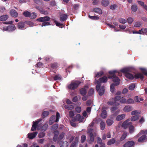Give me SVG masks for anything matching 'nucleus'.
I'll return each instance as SVG.
<instances>
[{
    "label": "nucleus",
    "mask_w": 147,
    "mask_h": 147,
    "mask_svg": "<svg viewBox=\"0 0 147 147\" xmlns=\"http://www.w3.org/2000/svg\"><path fill=\"white\" fill-rule=\"evenodd\" d=\"M132 110L131 107L129 106H126L123 109V111L125 112H128Z\"/></svg>",
    "instance_id": "nucleus-18"
},
{
    "label": "nucleus",
    "mask_w": 147,
    "mask_h": 147,
    "mask_svg": "<svg viewBox=\"0 0 147 147\" xmlns=\"http://www.w3.org/2000/svg\"><path fill=\"white\" fill-rule=\"evenodd\" d=\"M60 117V115L59 113L58 112H57L56 113V119L55 120L56 122H57L59 121Z\"/></svg>",
    "instance_id": "nucleus-45"
},
{
    "label": "nucleus",
    "mask_w": 147,
    "mask_h": 147,
    "mask_svg": "<svg viewBox=\"0 0 147 147\" xmlns=\"http://www.w3.org/2000/svg\"><path fill=\"white\" fill-rule=\"evenodd\" d=\"M106 124L105 122L102 120H101L100 124V128L102 130H103L105 129V127Z\"/></svg>",
    "instance_id": "nucleus-21"
},
{
    "label": "nucleus",
    "mask_w": 147,
    "mask_h": 147,
    "mask_svg": "<svg viewBox=\"0 0 147 147\" xmlns=\"http://www.w3.org/2000/svg\"><path fill=\"white\" fill-rule=\"evenodd\" d=\"M18 28L20 29H22L24 28V24L23 22H20L18 24Z\"/></svg>",
    "instance_id": "nucleus-32"
},
{
    "label": "nucleus",
    "mask_w": 147,
    "mask_h": 147,
    "mask_svg": "<svg viewBox=\"0 0 147 147\" xmlns=\"http://www.w3.org/2000/svg\"><path fill=\"white\" fill-rule=\"evenodd\" d=\"M121 71L123 73H124L125 76L127 78L131 80H133L134 78L136 79L140 78L142 80L144 78L143 75L141 73H138L136 74L134 76L132 74L129 73L131 72V69L129 68H123L121 70Z\"/></svg>",
    "instance_id": "nucleus-1"
},
{
    "label": "nucleus",
    "mask_w": 147,
    "mask_h": 147,
    "mask_svg": "<svg viewBox=\"0 0 147 147\" xmlns=\"http://www.w3.org/2000/svg\"><path fill=\"white\" fill-rule=\"evenodd\" d=\"M10 14L12 16L14 17H16L18 16L17 12L14 9H11L10 11Z\"/></svg>",
    "instance_id": "nucleus-12"
},
{
    "label": "nucleus",
    "mask_w": 147,
    "mask_h": 147,
    "mask_svg": "<svg viewBox=\"0 0 147 147\" xmlns=\"http://www.w3.org/2000/svg\"><path fill=\"white\" fill-rule=\"evenodd\" d=\"M125 117V115L122 114L118 115L116 117V120L117 121H121L124 119Z\"/></svg>",
    "instance_id": "nucleus-17"
},
{
    "label": "nucleus",
    "mask_w": 147,
    "mask_h": 147,
    "mask_svg": "<svg viewBox=\"0 0 147 147\" xmlns=\"http://www.w3.org/2000/svg\"><path fill=\"white\" fill-rule=\"evenodd\" d=\"M115 140L114 138H113L108 141L107 142V144L108 145H110L114 144L115 142Z\"/></svg>",
    "instance_id": "nucleus-27"
},
{
    "label": "nucleus",
    "mask_w": 147,
    "mask_h": 147,
    "mask_svg": "<svg viewBox=\"0 0 147 147\" xmlns=\"http://www.w3.org/2000/svg\"><path fill=\"white\" fill-rule=\"evenodd\" d=\"M115 84H112L110 86V90L111 92H113L114 90Z\"/></svg>",
    "instance_id": "nucleus-42"
},
{
    "label": "nucleus",
    "mask_w": 147,
    "mask_h": 147,
    "mask_svg": "<svg viewBox=\"0 0 147 147\" xmlns=\"http://www.w3.org/2000/svg\"><path fill=\"white\" fill-rule=\"evenodd\" d=\"M127 133L126 132H124L121 137L120 138V140L121 141H122L124 140L126 137L127 136Z\"/></svg>",
    "instance_id": "nucleus-26"
},
{
    "label": "nucleus",
    "mask_w": 147,
    "mask_h": 147,
    "mask_svg": "<svg viewBox=\"0 0 147 147\" xmlns=\"http://www.w3.org/2000/svg\"><path fill=\"white\" fill-rule=\"evenodd\" d=\"M121 99V97L120 96H116L114 98H112L111 100H114L115 102L116 101H119Z\"/></svg>",
    "instance_id": "nucleus-40"
},
{
    "label": "nucleus",
    "mask_w": 147,
    "mask_h": 147,
    "mask_svg": "<svg viewBox=\"0 0 147 147\" xmlns=\"http://www.w3.org/2000/svg\"><path fill=\"white\" fill-rule=\"evenodd\" d=\"M140 117L139 115H136L132 116L131 118V121H135L139 119Z\"/></svg>",
    "instance_id": "nucleus-24"
},
{
    "label": "nucleus",
    "mask_w": 147,
    "mask_h": 147,
    "mask_svg": "<svg viewBox=\"0 0 147 147\" xmlns=\"http://www.w3.org/2000/svg\"><path fill=\"white\" fill-rule=\"evenodd\" d=\"M94 90L93 88H91L88 92V94L89 96H92L93 94Z\"/></svg>",
    "instance_id": "nucleus-47"
},
{
    "label": "nucleus",
    "mask_w": 147,
    "mask_h": 147,
    "mask_svg": "<svg viewBox=\"0 0 147 147\" xmlns=\"http://www.w3.org/2000/svg\"><path fill=\"white\" fill-rule=\"evenodd\" d=\"M134 103V100L131 98H129L127 100L126 104H132Z\"/></svg>",
    "instance_id": "nucleus-48"
},
{
    "label": "nucleus",
    "mask_w": 147,
    "mask_h": 147,
    "mask_svg": "<svg viewBox=\"0 0 147 147\" xmlns=\"http://www.w3.org/2000/svg\"><path fill=\"white\" fill-rule=\"evenodd\" d=\"M113 100L112 101H109L107 102V103L108 105H113L115 103V102H114Z\"/></svg>",
    "instance_id": "nucleus-58"
},
{
    "label": "nucleus",
    "mask_w": 147,
    "mask_h": 147,
    "mask_svg": "<svg viewBox=\"0 0 147 147\" xmlns=\"http://www.w3.org/2000/svg\"><path fill=\"white\" fill-rule=\"evenodd\" d=\"M142 24V23L141 22L138 21L135 22L134 26L135 27H139L141 26Z\"/></svg>",
    "instance_id": "nucleus-36"
},
{
    "label": "nucleus",
    "mask_w": 147,
    "mask_h": 147,
    "mask_svg": "<svg viewBox=\"0 0 147 147\" xmlns=\"http://www.w3.org/2000/svg\"><path fill=\"white\" fill-rule=\"evenodd\" d=\"M92 131V129H90L88 132V134L89 135L90 141L89 143L90 144L92 142H94V137L96 136L95 133H94V134H93Z\"/></svg>",
    "instance_id": "nucleus-7"
},
{
    "label": "nucleus",
    "mask_w": 147,
    "mask_h": 147,
    "mask_svg": "<svg viewBox=\"0 0 147 147\" xmlns=\"http://www.w3.org/2000/svg\"><path fill=\"white\" fill-rule=\"evenodd\" d=\"M97 142L98 144H101L102 142V140L100 138L98 137H97Z\"/></svg>",
    "instance_id": "nucleus-57"
},
{
    "label": "nucleus",
    "mask_w": 147,
    "mask_h": 147,
    "mask_svg": "<svg viewBox=\"0 0 147 147\" xmlns=\"http://www.w3.org/2000/svg\"><path fill=\"white\" fill-rule=\"evenodd\" d=\"M134 21L133 19L131 18H129L127 19V21L129 24H131Z\"/></svg>",
    "instance_id": "nucleus-56"
},
{
    "label": "nucleus",
    "mask_w": 147,
    "mask_h": 147,
    "mask_svg": "<svg viewBox=\"0 0 147 147\" xmlns=\"http://www.w3.org/2000/svg\"><path fill=\"white\" fill-rule=\"evenodd\" d=\"M120 102L122 103H126L127 100L125 98H122L120 100Z\"/></svg>",
    "instance_id": "nucleus-62"
},
{
    "label": "nucleus",
    "mask_w": 147,
    "mask_h": 147,
    "mask_svg": "<svg viewBox=\"0 0 147 147\" xmlns=\"http://www.w3.org/2000/svg\"><path fill=\"white\" fill-rule=\"evenodd\" d=\"M45 133L44 132H41L38 134V137L40 138H42L44 136Z\"/></svg>",
    "instance_id": "nucleus-60"
},
{
    "label": "nucleus",
    "mask_w": 147,
    "mask_h": 147,
    "mask_svg": "<svg viewBox=\"0 0 147 147\" xmlns=\"http://www.w3.org/2000/svg\"><path fill=\"white\" fill-rule=\"evenodd\" d=\"M65 109L69 110H72L74 109V106L71 105H67L65 106Z\"/></svg>",
    "instance_id": "nucleus-35"
},
{
    "label": "nucleus",
    "mask_w": 147,
    "mask_h": 147,
    "mask_svg": "<svg viewBox=\"0 0 147 147\" xmlns=\"http://www.w3.org/2000/svg\"><path fill=\"white\" fill-rule=\"evenodd\" d=\"M67 18V15L66 14H63L60 16V20L61 21H63L65 20Z\"/></svg>",
    "instance_id": "nucleus-23"
},
{
    "label": "nucleus",
    "mask_w": 147,
    "mask_h": 147,
    "mask_svg": "<svg viewBox=\"0 0 147 147\" xmlns=\"http://www.w3.org/2000/svg\"><path fill=\"white\" fill-rule=\"evenodd\" d=\"M104 109V107H102V111L101 114V117L103 119L106 118L107 116V111Z\"/></svg>",
    "instance_id": "nucleus-14"
},
{
    "label": "nucleus",
    "mask_w": 147,
    "mask_h": 147,
    "mask_svg": "<svg viewBox=\"0 0 147 147\" xmlns=\"http://www.w3.org/2000/svg\"><path fill=\"white\" fill-rule=\"evenodd\" d=\"M8 18V16L7 15H3L0 17V20L4 21L7 20Z\"/></svg>",
    "instance_id": "nucleus-25"
},
{
    "label": "nucleus",
    "mask_w": 147,
    "mask_h": 147,
    "mask_svg": "<svg viewBox=\"0 0 147 147\" xmlns=\"http://www.w3.org/2000/svg\"><path fill=\"white\" fill-rule=\"evenodd\" d=\"M75 110L78 113H80L81 111V107H78L75 108Z\"/></svg>",
    "instance_id": "nucleus-53"
},
{
    "label": "nucleus",
    "mask_w": 147,
    "mask_h": 147,
    "mask_svg": "<svg viewBox=\"0 0 147 147\" xmlns=\"http://www.w3.org/2000/svg\"><path fill=\"white\" fill-rule=\"evenodd\" d=\"M36 17V13H35L33 12L30 13V18H31L33 19L35 18Z\"/></svg>",
    "instance_id": "nucleus-51"
},
{
    "label": "nucleus",
    "mask_w": 147,
    "mask_h": 147,
    "mask_svg": "<svg viewBox=\"0 0 147 147\" xmlns=\"http://www.w3.org/2000/svg\"><path fill=\"white\" fill-rule=\"evenodd\" d=\"M135 130V127H134L132 125H131L129 127V133L130 134H132L133 133Z\"/></svg>",
    "instance_id": "nucleus-33"
},
{
    "label": "nucleus",
    "mask_w": 147,
    "mask_h": 147,
    "mask_svg": "<svg viewBox=\"0 0 147 147\" xmlns=\"http://www.w3.org/2000/svg\"><path fill=\"white\" fill-rule=\"evenodd\" d=\"M49 112L48 111H44L43 112L42 117L43 118H44L45 117H47L49 115Z\"/></svg>",
    "instance_id": "nucleus-31"
},
{
    "label": "nucleus",
    "mask_w": 147,
    "mask_h": 147,
    "mask_svg": "<svg viewBox=\"0 0 147 147\" xmlns=\"http://www.w3.org/2000/svg\"><path fill=\"white\" fill-rule=\"evenodd\" d=\"M64 142L63 141H61L59 143V145L60 147H64Z\"/></svg>",
    "instance_id": "nucleus-64"
},
{
    "label": "nucleus",
    "mask_w": 147,
    "mask_h": 147,
    "mask_svg": "<svg viewBox=\"0 0 147 147\" xmlns=\"http://www.w3.org/2000/svg\"><path fill=\"white\" fill-rule=\"evenodd\" d=\"M50 19V18L47 16H45L44 17H40L37 19V21L43 22L42 24V26H46L50 25V22H48Z\"/></svg>",
    "instance_id": "nucleus-4"
},
{
    "label": "nucleus",
    "mask_w": 147,
    "mask_h": 147,
    "mask_svg": "<svg viewBox=\"0 0 147 147\" xmlns=\"http://www.w3.org/2000/svg\"><path fill=\"white\" fill-rule=\"evenodd\" d=\"M146 136L145 134L143 135L140 136L138 140V142L140 143H142L147 141Z\"/></svg>",
    "instance_id": "nucleus-10"
},
{
    "label": "nucleus",
    "mask_w": 147,
    "mask_h": 147,
    "mask_svg": "<svg viewBox=\"0 0 147 147\" xmlns=\"http://www.w3.org/2000/svg\"><path fill=\"white\" fill-rule=\"evenodd\" d=\"M42 120V119H41L37 120V130H40L42 131H45L48 128V125L47 123L43 125L41 123L39 124V122Z\"/></svg>",
    "instance_id": "nucleus-5"
},
{
    "label": "nucleus",
    "mask_w": 147,
    "mask_h": 147,
    "mask_svg": "<svg viewBox=\"0 0 147 147\" xmlns=\"http://www.w3.org/2000/svg\"><path fill=\"white\" fill-rule=\"evenodd\" d=\"M109 4V0H102L101 1V4L104 7H107Z\"/></svg>",
    "instance_id": "nucleus-20"
},
{
    "label": "nucleus",
    "mask_w": 147,
    "mask_h": 147,
    "mask_svg": "<svg viewBox=\"0 0 147 147\" xmlns=\"http://www.w3.org/2000/svg\"><path fill=\"white\" fill-rule=\"evenodd\" d=\"M131 8L132 11L134 12H136L137 11V6L136 5H133L131 7Z\"/></svg>",
    "instance_id": "nucleus-39"
},
{
    "label": "nucleus",
    "mask_w": 147,
    "mask_h": 147,
    "mask_svg": "<svg viewBox=\"0 0 147 147\" xmlns=\"http://www.w3.org/2000/svg\"><path fill=\"white\" fill-rule=\"evenodd\" d=\"M81 83V82L80 81H76L74 82H71L68 86V87L69 89L74 90L77 88Z\"/></svg>",
    "instance_id": "nucleus-6"
},
{
    "label": "nucleus",
    "mask_w": 147,
    "mask_h": 147,
    "mask_svg": "<svg viewBox=\"0 0 147 147\" xmlns=\"http://www.w3.org/2000/svg\"><path fill=\"white\" fill-rule=\"evenodd\" d=\"M51 67L53 69H56L57 67V64L56 63H53L51 64Z\"/></svg>",
    "instance_id": "nucleus-55"
},
{
    "label": "nucleus",
    "mask_w": 147,
    "mask_h": 147,
    "mask_svg": "<svg viewBox=\"0 0 147 147\" xmlns=\"http://www.w3.org/2000/svg\"><path fill=\"white\" fill-rule=\"evenodd\" d=\"M142 34H145L147 35V28H142L141 29Z\"/></svg>",
    "instance_id": "nucleus-46"
},
{
    "label": "nucleus",
    "mask_w": 147,
    "mask_h": 147,
    "mask_svg": "<svg viewBox=\"0 0 147 147\" xmlns=\"http://www.w3.org/2000/svg\"><path fill=\"white\" fill-rule=\"evenodd\" d=\"M55 115H52L50 118L49 121V124L50 125H52L55 121Z\"/></svg>",
    "instance_id": "nucleus-19"
},
{
    "label": "nucleus",
    "mask_w": 147,
    "mask_h": 147,
    "mask_svg": "<svg viewBox=\"0 0 147 147\" xmlns=\"http://www.w3.org/2000/svg\"><path fill=\"white\" fill-rule=\"evenodd\" d=\"M129 120L128 119L124 121L122 124V127H123L124 129H126L132 125V123L131 122H129Z\"/></svg>",
    "instance_id": "nucleus-9"
},
{
    "label": "nucleus",
    "mask_w": 147,
    "mask_h": 147,
    "mask_svg": "<svg viewBox=\"0 0 147 147\" xmlns=\"http://www.w3.org/2000/svg\"><path fill=\"white\" fill-rule=\"evenodd\" d=\"M86 136L85 135H82L81 137V142L82 143H84L86 140Z\"/></svg>",
    "instance_id": "nucleus-49"
},
{
    "label": "nucleus",
    "mask_w": 147,
    "mask_h": 147,
    "mask_svg": "<svg viewBox=\"0 0 147 147\" xmlns=\"http://www.w3.org/2000/svg\"><path fill=\"white\" fill-rule=\"evenodd\" d=\"M37 9L38 10L40 13L41 14L46 15H47L49 13L48 11L43 9L42 7H37Z\"/></svg>",
    "instance_id": "nucleus-13"
},
{
    "label": "nucleus",
    "mask_w": 147,
    "mask_h": 147,
    "mask_svg": "<svg viewBox=\"0 0 147 147\" xmlns=\"http://www.w3.org/2000/svg\"><path fill=\"white\" fill-rule=\"evenodd\" d=\"M58 127V125L57 124H55L53 125L51 127L52 130H56Z\"/></svg>",
    "instance_id": "nucleus-50"
},
{
    "label": "nucleus",
    "mask_w": 147,
    "mask_h": 147,
    "mask_svg": "<svg viewBox=\"0 0 147 147\" xmlns=\"http://www.w3.org/2000/svg\"><path fill=\"white\" fill-rule=\"evenodd\" d=\"M104 74V73L102 71H101L98 72L96 75V77L101 76Z\"/></svg>",
    "instance_id": "nucleus-52"
},
{
    "label": "nucleus",
    "mask_w": 147,
    "mask_h": 147,
    "mask_svg": "<svg viewBox=\"0 0 147 147\" xmlns=\"http://www.w3.org/2000/svg\"><path fill=\"white\" fill-rule=\"evenodd\" d=\"M16 27L14 25L12 24L9 26V31H13L15 30Z\"/></svg>",
    "instance_id": "nucleus-41"
},
{
    "label": "nucleus",
    "mask_w": 147,
    "mask_h": 147,
    "mask_svg": "<svg viewBox=\"0 0 147 147\" xmlns=\"http://www.w3.org/2000/svg\"><path fill=\"white\" fill-rule=\"evenodd\" d=\"M65 136V133L63 132H62L61 133L59 136L58 137V139L61 140L63 139Z\"/></svg>",
    "instance_id": "nucleus-44"
},
{
    "label": "nucleus",
    "mask_w": 147,
    "mask_h": 147,
    "mask_svg": "<svg viewBox=\"0 0 147 147\" xmlns=\"http://www.w3.org/2000/svg\"><path fill=\"white\" fill-rule=\"evenodd\" d=\"M119 21L120 23L123 24L127 22V20H126L121 18L119 19Z\"/></svg>",
    "instance_id": "nucleus-43"
},
{
    "label": "nucleus",
    "mask_w": 147,
    "mask_h": 147,
    "mask_svg": "<svg viewBox=\"0 0 147 147\" xmlns=\"http://www.w3.org/2000/svg\"><path fill=\"white\" fill-rule=\"evenodd\" d=\"M93 11L94 12L97 13L99 15L102 14V9L100 8L97 7L94 8L93 9Z\"/></svg>",
    "instance_id": "nucleus-15"
},
{
    "label": "nucleus",
    "mask_w": 147,
    "mask_h": 147,
    "mask_svg": "<svg viewBox=\"0 0 147 147\" xmlns=\"http://www.w3.org/2000/svg\"><path fill=\"white\" fill-rule=\"evenodd\" d=\"M108 80L107 77L105 76L100 78L98 80H97L96 82L98 84L96 86V90L98 92V94L101 96L103 95L105 92V86H102L101 87L100 84L106 82Z\"/></svg>",
    "instance_id": "nucleus-2"
},
{
    "label": "nucleus",
    "mask_w": 147,
    "mask_h": 147,
    "mask_svg": "<svg viewBox=\"0 0 147 147\" xmlns=\"http://www.w3.org/2000/svg\"><path fill=\"white\" fill-rule=\"evenodd\" d=\"M113 120L110 119H107L106 121V123L107 125L109 126H111L113 123Z\"/></svg>",
    "instance_id": "nucleus-30"
},
{
    "label": "nucleus",
    "mask_w": 147,
    "mask_h": 147,
    "mask_svg": "<svg viewBox=\"0 0 147 147\" xmlns=\"http://www.w3.org/2000/svg\"><path fill=\"white\" fill-rule=\"evenodd\" d=\"M117 109L118 107H113L111 108L110 110L112 112H113L116 110Z\"/></svg>",
    "instance_id": "nucleus-54"
},
{
    "label": "nucleus",
    "mask_w": 147,
    "mask_h": 147,
    "mask_svg": "<svg viewBox=\"0 0 147 147\" xmlns=\"http://www.w3.org/2000/svg\"><path fill=\"white\" fill-rule=\"evenodd\" d=\"M83 120V118L79 114H78L74 118L72 119V121L73 122L76 121H78L80 122H82Z\"/></svg>",
    "instance_id": "nucleus-8"
},
{
    "label": "nucleus",
    "mask_w": 147,
    "mask_h": 147,
    "mask_svg": "<svg viewBox=\"0 0 147 147\" xmlns=\"http://www.w3.org/2000/svg\"><path fill=\"white\" fill-rule=\"evenodd\" d=\"M136 86V85L134 83H132L131 84L128 88V89L130 90H133Z\"/></svg>",
    "instance_id": "nucleus-34"
},
{
    "label": "nucleus",
    "mask_w": 147,
    "mask_h": 147,
    "mask_svg": "<svg viewBox=\"0 0 147 147\" xmlns=\"http://www.w3.org/2000/svg\"><path fill=\"white\" fill-rule=\"evenodd\" d=\"M117 72V71L116 70L110 71L109 72V75L108 76L109 79H113V81L116 86L118 85L119 84V79L115 74Z\"/></svg>",
    "instance_id": "nucleus-3"
},
{
    "label": "nucleus",
    "mask_w": 147,
    "mask_h": 147,
    "mask_svg": "<svg viewBox=\"0 0 147 147\" xmlns=\"http://www.w3.org/2000/svg\"><path fill=\"white\" fill-rule=\"evenodd\" d=\"M61 78L62 77L59 74L56 75L53 78L54 80L55 81L57 80H61Z\"/></svg>",
    "instance_id": "nucleus-29"
},
{
    "label": "nucleus",
    "mask_w": 147,
    "mask_h": 147,
    "mask_svg": "<svg viewBox=\"0 0 147 147\" xmlns=\"http://www.w3.org/2000/svg\"><path fill=\"white\" fill-rule=\"evenodd\" d=\"M133 33L139 34H142L141 29L139 30L138 31H134L133 32Z\"/></svg>",
    "instance_id": "nucleus-61"
},
{
    "label": "nucleus",
    "mask_w": 147,
    "mask_h": 147,
    "mask_svg": "<svg viewBox=\"0 0 147 147\" xmlns=\"http://www.w3.org/2000/svg\"><path fill=\"white\" fill-rule=\"evenodd\" d=\"M135 142L133 141H130L123 145V147H131L135 144Z\"/></svg>",
    "instance_id": "nucleus-11"
},
{
    "label": "nucleus",
    "mask_w": 147,
    "mask_h": 147,
    "mask_svg": "<svg viewBox=\"0 0 147 147\" xmlns=\"http://www.w3.org/2000/svg\"><path fill=\"white\" fill-rule=\"evenodd\" d=\"M116 5L115 4L111 5L110 7V8L111 9L114 10L115 9L116 7Z\"/></svg>",
    "instance_id": "nucleus-63"
},
{
    "label": "nucleus",
    "mask_w": 147,
    "mask_h": 147,
    "mask_svg": "<svg viewBox=\"0 0 147 147\" xmlns=\"http://www.w3.org/2000/svg\"><path fill=\"white\" fill-rule=\"evenodd\" d=\"M74 113L72 111H70L69 112V116L71 118L72 117L74 116Z\"/></svg>",
    "instance_id": "nucleus-59"
},
{
    "label": "nucleus",
    "mask_w": 147,
    "mask_h": 147,
    "mask_svg": "<svg viewBox=\"0 0 147 147\" xmlns=\"http://www.w3.org/2000/svg\"><path fill=\"white\" fill-rule=\"evenodd\" d=\"M88 17L90 19L93 20H97L99 19V17L96 16H91L90 15H89L88 16Z\"/></svg>",
    "instance_id": "nucleus-38"
},
{
    "label": "nucleus",
    "mask_w": 147,
    "mask_h": 147,
    "mask_svg": "<svg viewBox=\"0 0 147 147\" xmlns=\"http://www.w3.org/2000/svg\"><path fill=\"white\" fill-rule=\"evenodd\" d=\"M36 135V132L29 133L28 134V136L30 139H32L35 137Z\"/></svg>",
    "instance_id": "nucleus-16"
},
{
    "label": "nucleus",
    "mask_w": 147,
    "mask_h": 147,
    "mask_svg": "<svg viewBox=\"0 0 147 147\" xmlns=\"http://www.w3.org/2000/svg\"><path fill=\"white\" fill-rule=\"evenodd\" d=\"M80 91L81 94L83 96L85 95L87 93V91L84 88H82L80 89Z\"/></svg>",
    "instance_id": "nucleus-22"
},
{
    "label": "nucleus",
    "mask_w": 147,
    "mask_h": 147,
    "mask_svg": "<svg viewBox=\"0 0 147 147\" xmlns=\"http://www.w3.org/2000/svg\"><path fill=\"white\" fill-rule=\"evenodd\" d=\"M23 14L26 17H30V12L28 11H25L23 13Z\"/></svg>",
    "instance_id": "nucleus-37"
},
{
    "label": "nucleus",
    "mask_w": 147,
    "mask_h": 147,
    "mask_svg": "<svg viewBox=\"0 0 147 147\" xmlns=\"http://www.w3.org/2000/svg\"><path fill=\"white\" fill-rule=\"evenodd\" d=\"M37 128V121H35L33 123V124L32 125L31 130L32 131H34L36 130V129Z\"/></svg>",
    "instance_id": "nucleus-28"
}]
</instances>
